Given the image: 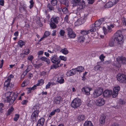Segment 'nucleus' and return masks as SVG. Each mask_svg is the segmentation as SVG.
<instances>
[{
	"instance_id": "nucleus-42",
	"label": "nucleus",
	"mask_w": 126,
	"mask_h": 126,
	"mask_svg": "<svg viewBox=\"0 0 126 126\" xmlns=\"http://www.w3.org/2000/svg\"><path fill=\"white\" fill-rule=\"evenodd\" d=\"M59 64H54L52 65L50 67L51 69H56L59 67Z\"/></svg>"
},
{
	"instance_id": "nucleus-27",
	"label": "nucleus",
	"mask_w": 126,
	"mask_h": 126,
	"mask_svg": "<svg viewBox=\"0 0 126 126\" xmlns=\"http://www.w3.org/2000/svg\"><path fill=\"white\" fill-rule=\"evenodd\" d=\"M106 118V116L104 115H101L99 120V121L101 124H103L105 123V119Z\"/></svg>"
},
{
	"instance_id": "nucleus-16",
	"label": "nucleus",
	"mask_w": 126,
	"mask_h": 126,
	"mask_svg": "<svg viewBox=\"0 0 126 126\" xmlns=\"http://www.w3.org/2000/svg\"><path fill=\"white\" fill-rule=\"evenodd\" d=\"M38 114L35 112H33L31 116V119L34 122H36L37 119Z\"/></svg>"
},
{
	"instance_id": "nucleus-52",
	"label": "nucleus",
	"mask_w": 126,
	"mask_h": 126,
	"mask_svg": "<svg viewBox=\"0 0 126 126\" xmlns=\"http://www.w3.org/2000/svg\"><path fill=\"white\" fill-rule=\"evenodd\" d=\"M122 23L124 25L126 26V22L125 18L124 17H123L122 18Z\"/></svg>"
},
{
	"instance_id": "nucleus-29",
	"label": "nucleus",
	"mask_w": 126,
	"mask_h": 126,
	"mask_svg": "<svg viewBox=\"0 0 126 126\" xmlns=\"http://www.w3.org/2000/svg\"><path fill=\"white\" fill-rule=\"evenodd\" d=\"M40 59L42 61L45 62L48 64H49L50 62L49 59L46 57H42L40 58Z\"/></svg>"
},
{
	"instance_id": "nucleus-32",
	"label": "nucleus",
	"mask_w": 126,
	"mask_h": 126,
	"mask_svg": "<svg viewBox=\"0 0 126 126\" xmlns=\"http://www.w3.org/2000/svg\"><path fill=\"white\" fill-rule=\"evenodd\" d=\"M55 24L56 23L50 21L49 24L50 27L52 29H54L56 28L57 26Z\"/></svg>"
},
{
	"instance_id": "nucleus-26",
	"label": "nucleus",
	"mask_w": 126,
	"mask_h": 126,
	"mask_svg": "<svg viewBox=\"0 0 126 126\" xmlns=\"http://www.w3.org/2000/svg\"><path fill=\"white\" fill-rule=\"evenodd\" d=\"M39 107L38 106L36 105L33 107L32 109V111L33 112H35L36 113H39Z\"/></svg>"
},
{
	"instance_id": "nucleus-35",
	"label": "nucleus",
	"mask_w": 126,
	"mask_h": 126,
	"mask_svg": "<svg viewBox=\"0 0 126 126\" xmlns=\"http://www.w3.org/2000/svg\"><path fill=\"white\" fill-rule=\"evenodd\" d=\"M63 54L66 55L67 54L68 52V50L66 48H64L61 49V51H60Z\"/></svg>"
},
{
	"instance_id": "nucleus-6",
	"label": "nucleus",
	"mask_w": 126,
	"mask_h": 126,
	"mask_svg": "<svg viewBox=\"0 0 126 126\" xmlns=\"http://www.w3.org/2000/svg\"><path fill=\"white\" fill-rule=\"evenodd\" d=\"M78 16L80 17L78 19L77 21L75 22V24L76 26H79L83 23L86 19V17L85 15H82L81 16V15L80 16L79 15Z\"/></svg>"
},
{
	"instance_id": "nucleus-28",
	"label": "nucleus",
	"mask_w": 126,
	"mask_h": 126,
	"mask_svg": "<svg viewBox=\"0 0 126 126\" xmlns=\"http://www.w3.org/2000/svg\"><path fill=\"white\" fill-rule=\"evenodd\" d=\"M61 101V97L60 96H58L56 97L54 100V101L57 104H59Z\"/></svg>"
},
{
	"instance_id": "nucleus-48",
	"label": "nucleus",
	"mask_w": 126,
	"mask_h": 126,
	"mask_svg": "<svg viewBox=\"0 0 126 126\" xmlns=\"http://www.w3.org/2000/svg\"><path fill=\"white\" fill-rule=\"evenodd\" d=\"M19 114H16L15 115V117L14 118V120L15 121H17L19 118Z\"/></svg>"
},
{
	"instance_id": "nucleus-56",
	"label": "nucleus",
	"mask_w": 126,
	"mask_h": 126,
	"mask_svg": "<svg viewBox=\"0 0 126 126\" xmlns=\"http://www.w3.org/2000/svg\"><path fill=\"white\" fill-rule=\"evenodd\" d=\"M89 32H80V34L83 35V36L84 35H87L89 33Z\"/></svg>"
},
{
	"instance_id": "nucleus-10",
	"label": "nucleus",
	"mask_w": 126,
	"mask_h": 126,
	"mask_svg": "<svg viewBox=\"0 0 126 126\" xmlns=\"http://www.w3.org/2000/svg\"><path fill=\"white\" fill-rule=\"evenodd\" d=\"M120 89V87L119 86H116L114 88L113 92L112 94L113 97L115 98L116 97Z\"/></svg>"
},
{
	"instance_id": "nucleus-64",
	"label": "nucleus",
	"mask_w": 126,
	"mask_h": 126,
	"mask_svg": "<svg viewBox=\"0 0 126 126\" xmlns=\"http://www.w3.org/2000/svg\"><path fill=\"white\" fill-rule=\"evenodd\" d=\"M25 55L24 53L23 52L22 53H21L20 54V56L22 58H23L25 57Z\"/></svg>"
},
{
	"instance_id": "nucleus-45",
	"label": "nucleus",
	"mask_w": 126,
	"mask_h": 126,
	"mask_svg": "<svg viewBox=\"0 0 126 126\" xmlns=\"http://www.w3.org/2000/svg\"><path fill=\"white\" fill-rule=\"evenodd\" d=\"M101 33H99L100 36L102 38L104 37V35H106L107 33V32H100Z\"/></svg>"
},
{
	"instance_id": "nucleus-18",
	"label": "nucleus",
	"mask_w": 126,
	"mask_h": 126,
	"mask_svg": "<svg viewBox=\"0 0 126 126\" xmlns=\"http://www.w3.org/2000/svg\"><path fill=\"white\" fill-rule=\"evenodd\" d=\"M76 72V70L75 69H72L71 70L68 71L66 73V75L67 76H70L75 74Z\"/></svg>"
},
{
	"instance_id": "nucleus-63",
	"label": "nucleus",
	"mask_w": 126,
	"mask_h": 126,
	"mask_svg": "<svg viewBox=\"0 0 126 126\" xmlns=\"http://www.w3.org/2000/svg\"><path fill=\"white\" fill-rule=\"evenodd\" d=\"M4 0H0V4L2 6L4 5Z\"/></svg>"
},
{
	"instance_id": "nucleus-61",
	"label": "nucleus",
	"mask_w": 126,
	"mask_h": 126,
	"mask_svg": "<svg viewBox=\"0 0 126 126\" xmlns=\"http://www.w3.org/2000/svg\"><path fill=\"white\" fill-rule=\"evenodd\" d=\"M68 15H66L64 18V21L67 23L68 22Z\"/></svg>"
},
{
	"instance_id": "nucleus-23",
	"label": "nucleus",
	"mask_w": 126,
	"mask_h": 126,
	"mask_svg": "<svg viewBox=\"0 0 126 126\" xmlns=\"http://www.w3.org/2000/svg\"><path fill=\"white\" fill-rule=\"evenodd\" d=\"M61 4L65 5L67 7L68 6L69 2L68 0H58Z\"/></svg>"
},
{
	"instance_id": "nucleus-49",
	"label": "nucleus",
	"mask_w": 126,
	"mask_h": 126,
	"mask_svg": "<svg viewBox=\"0 0 126 126\" xmlns=\"http://www.w3.org/2000/svg\"><path fill=\"white\" fill-rule=\"evenodd\" d=\"M14 109V108L12 107L10 109H9L8 111V115H10L13 111Z\"/></svg>"
},
{
	"instance_id": "nucleus-7",
	"label": "nucleus",
	"mask_w": 126,
	"mask_h": 126,
	"mask_svg": "<svg viewBox=\"0 0 126 126\" xmlns=\"http://www.w3.org/2000/svg\"><path fill=\"white\" fill-rule=\"evenodd\" d=\"M118 80L120 82L125 83L126 78V76L123 74H118L117 76Z\"/></svg>"
},
{
	"instance_id": "nucleus-24",
	"label": "nucleus",
	"mask_w": 126,
	"mask_h": 126,
	"mask_svg": "<svg viewBox=\"0 0 126 126\" xmlns=\"http://www.w3.org/2000/svg\"><path fill=\"white\" fill-rule=\"evenodd\" d=\"M68 37L71 38H75L76 35L74 32H68Z\"/></svg>"
},
{
	"instance_id": "nucleus-3",
	"label": "nucleus",
	"mask_w": 126,
	"mask_h": 126,
	"mask_svg": "<svg viewBox=\"0 0 126 126\" xmlns=\"http://www.w3.org/2000/svg\"><path fill=\"white\" fill-rule=\"evenodd\" d=\"M101 24V22L98 20L96 21L95 23L93 24L90 26V30L86 31V30H82L81 31V32H96L98 31V29L100 28L99 27Z\"/></svg>"
},
{
	"instance_id": "nucleus-22",
	"label": "nucleus",
	"mask_w": 126,
	"mask_h": 126,
	"mask_svg": "<svg viewBox=\"0 0 126 126\" xmlns=\"http://www.w3.org/2000/svg\"><path fill=\"white\" fill-rule=\"evenodd\" d=\"M78 41L80 43H83L85 40V38L80 34H79V36L78 38Z\"/></svg>"
},
{
	"instance_id": "nucleus-51",
	"label": "nucleus",
	"mask_w": 126,
	"mask_h": 126,
	"mask_svg": "<svg viewBox=\"0 0 126 126\" xmlns=\"http://www.w3.org/2000/svg\"><path fill=\"white\" fill-rule=\"evenodd\" d=\"M36 23L39 24V26L40 27H42L43 26V24L42 23L39 19L37 20V21L36 22Z\"/></svg>"
},
{
	"instance_id": "nucleus-4",
	"label": "nucleus",
	"mask_w": 126,
	"mask_h": 126,
	"mask_svg": "<svg viewBox=\"0 0 126 126\" xmlns=\"http://www.w3.org/2000/svg\"><path fill=\"white\" fill-rule=\"evenodd\" d=\"M116 61L117 62H115L113 65L117 67H120L121 63L123 64H126V58L125 57H119L116 58Z\"/></svg>"
},
{
	"instance_id": "nucleus-59",
	"label": "nucleus",
	"mask_w": 126,
	"mask_h": 126,
	"mask_svg": "<svg viewBox=\"0 0 126 126\" xmlns=\"http://www.w3.org/2000/svg\"><path fill=\"white\" fill-rule=\"evenodd\" d=\"M94 0H87L89 4H92L94 2Z\"/></svg>"
},
{
	"instance_id": "nucleus-9",
	"label": "nucleus",
	"mask_w": 126,
	"mask_h": 126,
	"mask_svg": "<svg viewBox=\"0 0 126 126\" xmlns=\"http://www.w3.org/2000/svg\"><path fill=\"white\" fill-rule=\"evenodd\" d=\"M50 59L51 62L56 64H59L60 60L56 55L52 56L51 58Z\"/></svg>"
},
{
	"instance_id": "nucleus-58",
	"label": "nucleus",
	"mask_w": 126,
	"mask_h": 126,
	"mask_svg": "<svg viewBox=\"0 0 126 126\" xmlns=\"http://www.w3.org/2000/svg\"><path fill=\"white\" fill-rule=\"evenodd\" d=\"M28 101L26 100H24L21 102V104L22 105H26L28 102Z\"/></svg>"
},
{
	"instance_id": "nucleus-14",
	"label": "nucleus",
	"mask_w": 126,
	"mask_h": 126,
	"mask_svg": "<svg viewBox=\"0 0 126 126\" xmlns=\"http://www.w3.org/2000/svg\"><path fill=\"white\" fill-rule=\"evenodd\" d=\"M81 90L82 92L84 94L87 95H89L90 94V91L91 90V89L85 86L83 87Z\"/></svg>"
},
{
	"instance_id": "nucleus-41",
	"label": "nucleus",
	"mask_w": 126,
	"mask_h": 126,
	"mask_svg": "<svg viewBox=\"0 0 126 126\" xmlns=\"http://www.w3.org/2000/svg\"><path fill=\"white\" fill-rule=\"evenodd\" d=\"M30 50L29 49H26L24 50L23 52L24 53L25 55H27L29 53Z\"/></svg>"
},
{
	"instance_id": "nucleus-19",
	"label": "nucleus",
	"mask_w": 126,
	"mask_h": 126,
	"mask_svg": "<svg viewBox=\"0 0 126 126\" xmlns=\"http://www.w3.org/2000/svg\"><path fill=\"white\" fill-rule=\"evenodd\" d=\"M94 70L97 72H101L104 69V68L101 65H97L94 68Z\"/></svg>"
},
{
	"instance_id": "nucleus-11",
	"label": "nucleus",
	"mask_w": 126,
	"mask_h": 126,
	"mask_svg": "<svg viewBox=\"0 0 126 126\" xmlns=\"http://www.w3.org/2000/svg\"><path fill=\"white\" fill-rule=\"evenodd\" d=\"M85 6V5H83L82 4H80L78 6V8L77 10L74 11L73 12V13L76 14L77 16L79 15L80 16V14L79 11H80V10L84 8Z\"/></svg>"
},
{
	"instance_id": "nucleus-50",
	"label": "nucleus",
	"mask_w": 126,
	"mask_h": 126,
	"mask_svg": "<svg viewBox=\"0 0 126 126\" xmlns=\"http://www.w3.org/2000/svg\"><path fill=\"white\" fill-rule=\"evenodd\" d=\"M62 60L65 61L66 60L67 58L63 56H60L59 57Z\"/></svg>"
},
{
	"instance_id": "nucleus-53",
	"label": "nucleus",
	"mask_w": 126,
	"mask_h": 126,
	"mask_svg": "<svg viewBox=\"0 0 126 126\" xmlns=\"http://www.w3.org/2000/svg\"><path fill=\"white\" fill-rule=\"evenodd\" d=\"M81 0H73V3L74 4H76L79 3L81 1Z\"/></svg>"
},
{
	"instance_id": "nucleus-5",
	"label": "nucleus",
	"mask_w": 126,
	"mask_h": 126,
	"mask_svg": "<svg viewBox=\"0 0 126 126\" xmlns=\"http://www.w3.org/2000/svg\"><path fill=\"white\" fill-rule=\"evenodd\" d=\"M81 100L79 98H75L72 102L71 105L74 108H77L80 106L81 104Z\"/></svg>"
},
{
	"instance_id": "nucleus-47",
	"label": "nucleus",
	"mask_w": 126,
	"mask_h": 126,
	"mask_svg": "<svg viewBox=\"0 0 126 126\" xmlns=\"http://www.w3.org/2000/svg\"><path fill=\"white\" fill-rule=\"evenodd\" d=\"M62 11L64 14H66L68 12V10L66 7H64L62 9Z\"/></svg>"
},
{
	"instance_id": "nucleus-62",
	"label": "nucleus",
	"mask_w": 126,
	"mask_h": 126,
	"mask_svg": "<svg viewBox=\"0 0 126 126\" xmlns=\"http://www.w3.org/2000/svg\"><path fill=\"white\" fill-rule=\"evenodd\" d=\"M44 52L42 51H40L38 52V56L42 55L43 54V53Z\"/></svg>"
},
{
	"instance_id": "nucleus-46",
	"label": "nucleus",
	"mask_w": 126,
	"mask_h": 126,
	"mask_svg": "<svg viewBox=\"0 0 126 126\" xmlns=\"http://www.w3.org/2000/svg\"><path fill=\"white\" fill-rule=\"evenodd\" d=\"M114 27V25L112 24L110 25L109 26H107V28L109 31H112V30H111L112 28H113Z\"/></svg>"
},
{
	"instance_id": "nucleus-12",
	"label": "nucleus",
	"mask_w": 126,
	"mask_h": 126,
	"mask_svg": "<svg viewBox=\"0 0 126 126\" xmlns=\"http://www.w3.org/2000/svg\"><path fill=\"white\" fill-rule=\"evenodd\" d=\"M105 103V100L103 98L99 97L96 100V104L97 106H101L104 105Z\"/></svg>"
},
{
	"instance_id": "nucleus-57",
	"label": "nucleus",
	"mask_w": 126,
	"mask_h": 126,
	"mask_svg": "<svg viewBox=\"0 0 126 126\" xmlns=\"http://www.w3.org/2000/svg\"><path fill=\"white\" fill-rule=\"evenodd\" d=\"M50 34L49 32H45L44 35L46 37L48 36Z\"/></svg>"
},
{
	"instance_id": "nucleus-17",
	"label": "nucleus",
	"mask_w": 126,
	"mask_h": 126,
	"mask_svg": "<svg viewBox=\"0 0 126 126\" xmlns=\"http://www.w3.org/2000/svg\"><path fill=\"white\" fill-rule=\"evenodd\" d=\"M38 83L34 85L33 87H31L32 90H34L35 89L37 86L41 85L44 83V80L42 79H41L38 80Z\"/></svg>"
},
{
	"instance_id": "nucleus-2",
	"label": "nucleus",
	"mask_w": 126,
	"mask_h": 126,
	"mask_svg": "<svg viewBox=\"0 0 126 126\" xmlns=\"http://www.w3.org/2000/svg\"><path fill=\"white\" fill-rule=\"evenodd\" d=\"M7 101L10 104H12L17 97V95L14 93L8 92L5 93Z\"/></svg>"
},
{
	"instance_id": "nucleus-44",
	"label": "nucleus",
	"mask_w": 126,
	"mask_h": 126,
	"mask_svg": "<svg viewBox=\"0 0 126 126\" xmlns=\"http://www.w3.org/2000/svg\"><path fill=\"white\" fill-rule=\"evenodd\" d=\"M47 7L49 9L50 11L53 10H54V7L49 4H47Z\"/></svg>"
},
{
	"instance_id": "nucleus-40",
	"label": "nucleus",
	"mask_w": 126,
	"mask_h": 126,
	"mask_svg": "<svg viewBox=\"0 0 126 126\" xmlns=\"http://www.w3.org/2000/svg\"><path fill=\"white\" fill-rule=\"evenodd\" d=\"M42 64V63H41L38 64H34L33 65L36 68H38L41 67Z\"/></svg>"
},
{
	"instance_id": "nucleus-55",
	"label": "nucleus",
	"mask_w": 126,
	"mask_h": 126,
	"mask_svg": "<svg viewBox=\"0 0 126 126\" xmlns=\"http://www.w3.org/2000/svg\"><path fill=\"white\" fill-rule=\"evenodd\" d=\"M104 58H105V57L103 54H101L99 57L100 59L102 61H103L104 60Z\"/></svg>"
},
{
	"instance_id": "nucleus-30",
	"label": "nucleus",
	"mask_w": 126,
	"mask_h": 126,
	"mask_svg": "<svg viewBox=\"0 0 126 126\" xmlns=\"http://www.w3.org/2000/svg\"><path fill=\"white\" fill-rule=\"evenodd\" d=\"M113 2H109L107 3L105 6V7L107 8H109L113 6Z\"/></svg>"
},
{
	"instance_id": "nucleus-34",
	"label": "nucleus",
	"mask_w": 126,
	"mask_h": 126,
	"mask_svg": "<svg viewBox=\"0 0 126 126\" xmlns=\"http://www.w3.org/2000/svg\"><path fill=\"white\" fill-rule=\"evenodd\" d=\"M29 83V80L27 79L24 80L21 84V86L24 87L25 86L27 85Z\"/></svg>"
},
{
	"instance_id": "nucleus-1",
	"label": "nucleus",
	"mask_w": 126,
	"mask_h": 126,
	"mask_svg": "<svg viewBox=\"0 0 126 126\" xmlns=\"http://www.w3.org/2000/svg\"><path fill=\"white\" fill-rule=\"evenodd\" d=\"M123 35L121 34L116 32L109 42V46L110 47H112L116 43L118 45L122 44L123 42Z\"/></svg>"
},
{
	"instance_id": "nucleus-37",
	"label": "nucleus",
	"mask_w": 126,
	"mask_h": 126,
	"mask_svg": "<svg viewBox=\"0 0 126 126\" xmlns=\"http://www.w3.org/2000/svg\"><path fill=\"white\" fill-rule=\"evenodd\" d=\"M57 81L60 84H62L64 82V79L62 78H60L58 79Z\"/></svg>"
},
{
	"instance_id": "nucleus-20",
	"label": "nucleus",
	"mask_w": 126,
	"mask_h": 126,
	"mask_svg": "<svg viewBox=\"0 0 126 126\" xmlns=\"http://www.w3.org/2000/svg\"><path fill=\"white\" fill-rule=\"evenodd\" d=\"M60 21V18L59 17H53L51 19L50 21L57 24L59 23Z\"/></svg>"
},
{
	"instance_id": "nucleus-25",
	"label": "nucleus",
	"mask_w": 126,
	"mask_h": 126,
	"mask_svg": "<svg viewBox=\"0 0 126 126\" xmlns=\"http://www.w3.org/2000/svg\"><path fill=\"white\" fill-rule=\"evenodd\" d=\"M85 118V116L83 114H80L78 116L77 119L78 120L81 121L84 120Z\"/></svg>"
},
{
	"instance_id": "nucleus-15",
	"label": "nucleus",
	"mask_w": 126,
	"mask_h": 126,
	"mask_svg": "<svg viewBox=\"0 0 126 126\" xmlns=\"http://www.w3.org/2000/svg\"><path fill=\"white\" fill-rule=\"evenodd\" d=\"M112 94V91L107 90L104 91L103 95L105 97L108 98L110 97Z\"/></svg>"
},
{
	"instance_id": "nucleus-43",
	"label": "nucleus",
	"mask_w": 126,
	"mask_h": 126,
	"mask_svg": "<svg viewBox=\"0 0 126 126\" xmlns=\"http://www.w3.org/2000/svg\"><path fill=\"white\" fill-rule=\"evenodd\" d=\"M57 0H51V4L53 6H55L57 5Z\"/></svg>"
},
{
	"instance_id": "nucleus-38",
	"label": "nucleus",
	"mask_w": 126,
	"mask_h": 126,
	"mask_svg": "<svg viewBox=\"0 0 126 126\" xmlns=\"http://www.w3.org/2000/svg\"><path fill=\"white\" fill-rule=\"evenodd\" d=\"M18 44L19 46L20 47H22L23 46L25 45V43L22 40H20L18 42Z\"/></svg>"
},
{
	"instance_id": "nucleus-33",
	"label": "nucleus",
	"mask_w": 126,
	"mask_h": 126,
	"mask_svg": "<svg viewBox=\"0 0 126 126\" xmlns=\"http://www.w3.org/2000/svg\"><path fill=\"white\" fill-rule=\"evenodd\" d=\"M32 66L31 65H29L27 69H26L24 72H23V74L21 76L22 77L23 76V77H24L26 75L28 72L30 70H28V69L29 67H30L31 68L32 67Z\"/></svg>"
},
{
	"instance_id": "nucleus-8",
	"label": "nucleus",
	"mask_w": 126,
	"mask_h": 126,
	"mask_svg": "<svg viewBox=\"0 0 126 126\" xmlns=\"http://www.w3.org/2000/svg\"><path fill=\"white\" fill-rule=\"evenodd\" d=\"M103 90L101 88H98L95 89L94 93V96L96 97L101 95L103 92Z\"/></svg>"
},
{
	"instance_id": "nucleus-39",
	"label": "nucleus",
	"mask_w": 126,
	"mask_h": 126,
	"mask_svg": "<svg viewBox=\"0 0 126 126\" xmlns=\"http://www.w3.org/2000/svg\"><path fill=\"white\" fill-rule=\"evenodd\" d=\"M65 31H67L68 32H71L72 31H73L71 28L69 27H68L67 28H66V30H61L60 32H64Z\"/></svg>"
},
{
	"instance_id": "nucleus-36",
	"label": "nucleus",
	"mask_w": 126,
	"mask_h": 126,
	"mask_svg": "<svg viewBox=\"0 0 126 126\" xmlns=\"http://www.w3.org/2000/svg\"><path fill=\"white\" fill-rule=\"evenodd\" d=\"M84 126H93L91 122L86 121L84 124Z\"/></svg>"
},
{
	"instance_id": "nucleus-21",
	"label": "nucleus",
	"mask_w": 126,
	"mask_h": 126,
	"mask_svg": "<svg viewBox=\"0 0 126 126\" xmlns=\"http://www.w3.org/2000/svg\"><path fill=\"white\" fill-rule=\"evenodd\" d=\"M45 120L44 118H41L38 120L37 126H43Z\"/></svg>"
},
{
	"instance_id": "nucleus-13",
	"label": "nucleus",
	"mask_w": 126,
	"mask_h": 126,
	"mask_svg": "<svg viewBox=\"0 0 126 126\" xmlns=\"http://www.w3.org/2000/svg\"><path fill=\"white\" fill-rule=\"evenodd\" d=\"M13 77L14 76L11 74L7 78V80L5 81L4 83V87L7 88L9 86L11 78H13Z\"/></svg>"
},
{
	"instance_id": "nucleus-60",
	"label": "nucleus",
	"mask_w": 126,
	"mask_h": 126,
	"mask_svg": "<svg viewBox=\"0 0 126 126\" xmlns=\"http://www.w3.org/2000/svg\"><path fill=\"white\" fill-rule=\"evenodd\" d=\"M51 84V82H49L48 83V84L46 85V89H47L49 88Z\"/></svg>"
},
{
	"instance_id": "nucleus-31",
	"label": "nucleus",
	"mask_w": 126,
	"mask_h": 126,
	"mask_svg": "<svg viewBox=\"0 0 126 126\" xmlns=\"http://www.w3.org/2000/svg\"><path fill=\"white\" fill-rule=\"evenodd\" d=\"M75 69L76 70V71L79 72L83 71L84 70L83 67L82 66H79Z\"/></svg>"
},
{
	"instance_id": "nucleus-54",
	"label": "nucleus",
	"mask_w": 126,
	"mask_h": 126,
	"mask_svg": "<svg viewBox=\"0 0 126 126\" xmlns=\"http://www.w3.org/2000/svg\"><path fill=\"white\" fill-rule=\"evenodd\" d=\"M33 57L32 55H31L29 56L28 58V59L30 61H32L33 59Z\"/></svg>"
}]
</instances>
